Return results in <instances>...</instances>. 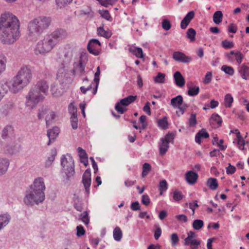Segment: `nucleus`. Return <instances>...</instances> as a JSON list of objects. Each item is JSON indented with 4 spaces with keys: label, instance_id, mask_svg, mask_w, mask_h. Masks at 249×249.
I'll return each mask as SVG.
<instances>
[{
    "label": "nucleus",
    "instance_id": "22",
    "mask_svg": "<svg viewBox=\"0 0 249 249\" xmlns=\"http://www.w3.org/2000/svg\"><path fill=\"white\" fill-rule=\"evenodd\" d=\"M81 162L83 163L85 166H87L89 163L87 154L85 150L79 147L77 149Z\"/></svg>",
    "mask_w": 249,
    "mask_h": 249
},
{
    "label": "nucleus",
    "instance_id": "33",
    "mask_svg": "<svg viewBox=\"0 0 249 249\" xmlns=\"http://www.w3.org/2000/svg\"><path fill=\"white\" fill-rule=\"evenodd\" d=\"M223 14L221 11H216L213 15V21L216 24H219L222 21Z\"/></svg>",
    "mask_w": 249,
    "mask_h": 249
},
{
    "label": "nucleus",
    "instance_id": "55",
    "mask_svg": "<svg viewBox=\"0 0 249 249\" xmlns=\"http://www.w3.org/2000/svg\"><path fill=\"white\" fill-rule=\"evenodd\" d=\"M165 142H168L169 143L170 142H172L174 139V135L173 133H168L164 138H161Z\"/></svg>",
    "mask_w": 249,
    "mask_h": 249
},
{
    "label": "nucleus",
    "instance_id": "19",
    "mask_svg": "<svg viewBox=\"0 0 249 249\" xmlns=\"http://www.w3.org/2000/svg\"><path fill=\"white\" fill-rule=\"evenodd\" d=\"M9 161L7 159H0V176L5 174L9 166Z\"/></svg>",
    "mask_w": 249,
    "mask_h": 249
},
{
    "label": "nucleus",
    "instance_id": "20",
    "mask_svg": "<svg viewBox=\"0 0 249 249\" xmlns=\"http://www.w3.org/2000/svg\"><path fill=\"white\" fill-rule=\"evenodd\" d=\"M238 71L242 78L245 80L249 79V67L245 64H242L238 69Z\"/></svg>",
    "mask_w": 249,
    "mask_h": 249
},
{
    "label": "nucleus",
    "instance_id": "13",
    "mask_svg": "<svg viewBox=\"0 0 249 249\" xmlns=\"http://www.w3.org/2000/svg\"><path fill=\"white\" fill-rule=\"evenodd\" d=\"M60 132L59 128L58 127H54L52 129L47 131V136L49 138V141L48 145L51 144V142H53L58 136Z\"/></svg>",
    "mask_w": 249,
    "mask_h": 249
},
{
    "label": "nucleus",
    "instance_id": "23",
    "mask_svg": "<svg viewBox=\"0 0 249 249\" xmlns=\"http://www.w3.org/2000/svg\"><path fill=\"white\" fill-rule=\"evenodd\" d=\"M10 219L11 216L7 213L0 215V230L9 223Z\"/></svg>",
    "mask_w": 249,
    "mask_h": 249
},
{
    "label": "nucleus",
    "instance_id": "7",
    "mask_svg": "<svg viewBox=\"0 0 249 249\" xmlns=\"http://www.w3.org/2000/svg\"><path fill=\"white\" fill-rule=\"evenodd\" d=\"M62 172L66 175V179L70 180L75 174L74 160L70 155H63L61 159Z\"/></svg>",
    "mask_w": 249,
    "mask_h": 249
},
{
    "label": "nucleus",
    "instance_id": "53",
    "mask_svg": "<svg viewBox=\"0 0 249 249\" xmlns=\"http://www.w3.org/2000/svg\"><path fill=\"white\" fill-rule=\"evenodd\" d=\"M99 13L103 18L106 19L107 20H110L111 17L108 10H99Z\"/></svg>",
    "mask_w": 249,
    "mask_h": 249
},
{
    "label": "nucleus",
    "instance_id": "11",
    "mask_svg": "<svg viewBox=\"0 0 249 249\" xmlns=\"http://www.w3.org/2000/svg\"><path fill=\"white\" fill-rule=\"evenodd\" d=\"M173 59L178 62L182 63H189L192 60L191 57L186 55L184 53L177 51L175 52L173 54Z\"/></svg>",
    "mask_w": 249,
    "mask_h": 249
},
{
    "label": "nucleus",
    "instance_id": "60",
    "mask_svg": "<svg viewBox=\"0 0 249 249\" xmlns=\"http://www.w3.org/2000/svg\"><path fill=\"white\" fill-rule=\"evenodd\" d=\"M130 208L133 211H138L141 210V206L138 201L132 202L130 205Z\"/></svg>",
    "mask_w": 249,
    "mask_h": 249
},
{
    "label": "nucleus",
    "instance_id": "29",
    "mask_svg": "<svg viewBox=\"0 0 249 249\" xmlns=\"http://www.w3.org/2000/svg\"><path fill=\"white\" fill-rule=\"evenodd\" d=\"M13 131V128L11 126L8 125L5 127L2 132V138L6 139L12 135Z\"/></svg>",
    "mask_w": 249,
    "mask_h": 249
},
{
    "label": "nucleus",
    "instance_id": "24",
    "mask_svg": "<svg viewBox=\"0 0 249 249\" xmlns=\"http://www.w3.org/2000/svg\"><path fill=\"white\" fill-rule=\"evenodd\" d=\"M85 65H84L81 61H80L78 64L73 70L74 75L78 74L79 76L82 75L85 72Z\"/></svg>",
    "mask_w": 249,
    "mask_h": 249
},
{
    "label": "nucleus",
    "instance_id": "61",
    "mask_svg": "<svg viewBox=\"0 0 249 249\" xmlns=\"http://www.w3.org/2000/svg\"><path fill=\"white\" fill-rule=\"evenodd\" d=\"M146 117L145 115H142L140 118V122L142 124V128L145 129L147 126L146 122Z\"/></svg>",
    "mask_w": 249,
    "mask_h": 249
},
{
    "label": "nucleus",
    "instance_id": "9",
    "mask_svg": "<svg viewBox=\"0 0 249 249\" xmlns=\"http://www.w3.org/2000/svg\"><path fill=\"white\" fill-rule=\"evenodd\" d=\"M101 46V44L98 39H91L88 44L87 49L90 53L97 56L100 53Z\"/></svg>",
    "mask_w": 249,
    "mask_h": 249
},
{
    "label": "nucleus",
    "instance_id": "36",
    "mask_svg": "<svg viewBox=\"0 0 249 249\" xmlns=\"http://www.w3.org/2000/svg\"><path fill=\"white\" fill-rule=\"evenodd\" d=\"M97 33L99 36L106 38H109L111 36L110 32L105 31L102 27H99L97 28Z\"/></svg>",
    "mask_w": 249,
    "mask_h": 249
},
{
    "label": "nucleus",
    "instance_id": "32",
    "mask_svg": "<svg viewBox=\"0 0 249 249\" xmlns=\"http://www.w3.org/2000/svg\"><path fill=\"white\" fill-rule=\"evenodd\" d=\"M7 59L3 54H0V75L5 71L6 69V65Z\"/></svg>",
    "mask_w": 249,
    "mask_h": 249
},
{
    "label": "nucleus",
    "instance_id": "4",
    "mask_svg": "<svg viewBox=\"0 0 249 249\" xmlns=\"http://www.w3.org/2000/svg\"><path fill=\"white\" fill-rule=\"evenodd\" d=\"M49 85L43 80L37 82L36 84L31 88L26 96L25 105L31 109L34 108L39 103L42 102L48 95Z\"/></svg>",
    "mask_w": 249,
    "mask_h": 249
},
{
    "label": "nucleus",
    "instance_id": "62",
    "mask_svg": "<svg viewBox=\"0 0 249 249\" xmlns=\"http://www.w3.org/2000/svg\"><path fill=\"white\" fill-rule=\"evenodd\" d=\"M142 202L144 205L148 206L150 202L149 196L146 194L142 195Z\"/></svg>",
    "mask_w": 249,
    "mask_h": 249
},
{
    "label": "nucleus",
    "instance_id": "26",
    "mask_svg": "<svg viewBox=\"0 0 249 249\" xmlns=\"http://www.w3.org/2000/svg\"><path fill=\"white\" fill-rule=\"evenodd\" d=\"M209 137V134L205 130L201 129L198 133H196L195 136V141L196 143L200 144L201 142V139L208 138Z\"/></svg>",
    "mask_w": 249,
    "mask_h": 249
},
{
    "label": "nucleus",
    "instance_id": "31",
    "mask_svg": "<svg viewBox=\"0 0 249 249\" xmlns=\"http://www.w3.org/2000/svg\"><path fill=\"white\" fill-rule=\"evenodd\" d=\"M130 52L132 53L136 57L142 58L144 57L142 50L141 48L134 47L129 49Z\"/></svg>",
    "mask_w": 249,
    "mask_h": 249
},
{
    "label": "nucleus",
    "instance_id": "6",
    "mask_svg": "<svg viewBox=\"0 0 249 249\" xmlns=\"http://www.w3.org/2000/svg\"><path fill=\"white\" fill-rule=\"evenodd\" d=\"M32 78L30 68L27 66H22L13 78L11 91L13 93H18L30 83Z\"/></svg>",
    "mask_w": 249,
    "mask_h": 249
},
{
    "label": "nucleus",
    "instance_id": "10",
    "mask_svg": "<svg viewBox=\"0 0 249 249\" xmlns=\"http://www.w3.org/2000/svg\"><path fill=\"white\" fill-rule=\"evenodd\" d=\"M83 185L85 189V192L87 196L90 193V187L91 185V172L89 169H87L84 173L82 176V181Z\"/></svg>",
    "mask_w": 249,
    "mask_h": 249
},
{
    "label": "nucleus",
    "instance_id": "15",
    "mask_svg": "<svg viewBox=\"0 0 249 249\" xmlns=\"http://www.w3.org/2000/svg\"><path fill=\"white\" fill-rule=\"evenodd\" d=\"M11 91V87H10L8 82L6 81L0 82V101L4 97V96L8 92V91Z\"/></svg>",
    "mask_w": 249,
    "mask_h": 249
},
{
    "label": "nucleus",
    "instance_id": "40",
    "mask_svg": "<svg viewBox=\"0 0 249 249\" xmlns=\"http://www.w3.org/2000/svg\"><path fill=\"white\" fill-rule=\"evenodd\" d=\"M204 225V222L202 220L196 219L193 221V227L195 230H199L201 229Z\"/></svg>",
    "mask_w": 249,
    "mask_h": 249
},
{
    "label": "nucleus",
    "instance_id": "41",
    "mask_svg": "<svg viewBox=\"0 0 249 249\" xmlns=\"http://www.w3.org/2000/svg\"><path fill=\"white\" fill-rule=\"evenodd\" d=\"M56 155V151H53L52 152V155L48 158V159L46 160L45 163V166L46 167H49L51 165L55 159Z\"/></svg>",
    "mask_w": 249,
    "mask_h": 249
},
{
    "label": "nucleus",
    "instance_id": "39",
    "mask_svg": "<svg viewBox=\"0 0 249 249\" xmlns=\"http://www.w3.org/2000/svg\"><path fill=\"white\" fill-rule=\"evenodd\" d=\"M233 101V97L230 94H227L225 96L224 102L225 106L226 107H230Z\"/></svg>",
    "mask_w": 249,
    "mask_h": 249
},
{
    "label": "nucleus",
    "instance_id": "43",
    "mask_svg": "<svg viewBox=\"0 0 249 249\" xmlns=\"http://www.w3.org/2000/svg\"><path fill=\"white\" fill-rule=\"evenodd\" d=\"M73 0H55L57 6L60 8L66 6Z\"/></svg>",
    "mask_w": 249,
    "mask_h": 249
},
{
    "label": "nucleus",
    "instance_id": "17",
    "mask_svg": "<svg viewBox=\"0 0 249 249\" xmlns=\"http://www.w3.org/2000/svg\"><path fill=\"white\" fill-rule=\"evenodd\" d=\"M198 177L197 174L192 171L187 172L185 175L186 181L189 184L195 183L198 178Z\"/></svg>",
    "mask_w": 249,
    "mask_h": 249
},
{
    "label": "nucleus",
    "instance_id": "21",
    "mask_svg": "<svg viewBox=\"0 0 249 249\" xmlns=\"http://www.w3.org/2000/svg\"><path fill=\"white\" fill-rule=\"evenodd\" d=\"M169 147L168 142H165L161 138L159 143L160 154L161 156L164 155L167 151Z\"/></svg>",
    "mask_w": 249,
    "mask_h": 249
},
{
    "label": "nucleus",
    "instance_id": "58",
    "mask_svg": "<svg viewBox=\"0 0 249 249\" xmlns=\"http://www.w3.org/2000/svg\"><path fill=\"white\" fill-rule=\"evenodd\" d=\"M171 244L173 246H176L179 241L177 233H173L171 237Z\"/></svg>",
    "mask_w": 249,
    "mask_h": 249
},
{
    "label": "nucleus",
    "instance_id": "37",
    "mask_svg": "<svg viewBox=\"0 0 249 249\" xmlns=\"http://www.w3.org/2000/svg\"><path fill=\"white\" fill-rule=\"evenodd\" d=\"M167 119L166 117H164L158 121L159 126L161 127L162 129H166L168 128V123Z\"/></svg>",
    "mask_w": 249,
    "mask_h": 249
},
{
    "label": "nucleus",
    "instance_id": "57",
    "mask_svg": "<svg viewBox=\"0 0 249 249\" xmlns=\"http://www.w3.org/2000/svg\"><path fill=\"white\" fill-rule=\"evenodd\" d=\"M244 57V55L240 52H237L235 53V59L239 64L242 63Z\"/></svg>",
    "mask_w": 249,
    "mask_h": 249
},
{
    "label": "nucleus",
    "instance_id": "8",
    "mask_svg": "<svg viewBox=\"0 0 249 249\" xmlns=\"http://www.w3.org/2000/svg\"><path fill=\"white\" fill-rule=\"evenodd\" d=\"M137 98V96L129 95L127 97L123 98L118 102L115 105V109L120 114H123L125 112L127 109L121 106H127L131 103L134 102Z\"/></svg>",
    "mask_w": 249,
    "mask_h": 249
},
{
    "label": "nucleus",
    "instance_id": "25",
    "mask_svg": "<svg viewBox=\"0 0 249 249\" xmlns=\"http://www.w3.org/2000/svg\"><path fill=\"white\" fill-rule=\"evenodd\" d=\"M183 103V97L179 95L171 100L170 105L174 108H178Z\"/></svg>",
    "mask_w": 249,
    "mask_h": 249
},
{
    "label": "nucleus",
    "instance_id": "50",
    "mask_svg": "<svg viewBox=\"0 0 249 249\" xmlns=\"http://www.w3.org/2000/svg\"><path fill=\"white\" fill-rule=\"evenodd\" d=\"M222 47L225 49H231L234 47V44L232 42H231L227 39L222 41L221 43Z\"/></svg>",
    "mask_w": 249,
    "mask_h": 249
},
{
    "label": "nucleus",
    "instance_id": "48",
    "mask_svg": "<svg viewBox=\"0 0 249 249\" xmlns=\"http://www.w3.org/2000/svg\"><path fill=\"white\" fill-rule=\"evenodd\" d=\"M64 56L65 58V60H64L66 62H69L71 60L72 57V51L70 50H65L64 52Z\"/></svg>",
    "mask_w": 249,
    "mask_h": 249
},
{
    "label": "nucleus",
    "instance_id": "35",
    "mask_svg": "<svg viewBox=\"0 0 249 249\" xmlns=\"http://www.w3.org/2000/svg\"><path fill=\"white\" fill-rule=\"evenodd\" d=\"M122 231L119 227L115 228L113 231V237L117 241H120L122 238Z\"/></svg>",
    "mask_w": 249,
    "mask_h": 249
},
{
    "label": "nucleus",
    "instance_id": "49",
    "mask_svg": "<svg viewBox=\"0 0 249 249\" xmlns=\"http://www.w3.org/2000/svg\"><path fill=\"white\" fill-rule=\"evenodd\" d=\"M197 124L196 114L192 113L189 119V125L191 127H194Z\"/></svg>",
    "mask_w": 249,
    "mask_h": 249
},
{
    "label": "nucleus",
    "instance_id": "3",
    "mask_svg": "<svg viewBox=\"0 0 249 249\" xmlns=\"http://www.w3.org/2000/svg\"><path fill=\"white\" fill-rule=\"evenodd\" d=\"M45 189L43 178L41 177L36 178L30 186V190L25 192L23 199L24 203L27 206H32L42 203L45 199Z\"/></svg>",
    "mask_w": 249,
    "mask_h": 249
},
{
    "label": "nucleus",
    "instance_id": "45",
    "mask_svg": "<svg viewBox=\"0 0 249 249\" xmlns=\"http://www.w3.org/2000/svg\"><path fill=\"white\" fill-rule=\"evenodd\" d=\"M188 107V105L186 103H183L181 105H180L179 107H178V111H177L178 116H180V115H183Z\"/></svg>",
    "mask_w": 249,
    "mask_h": 249
},
{
    "label": "nucleus",
    "instance_id": "64",
    "mask_svg": "<svg viewBox=\"0 0 249 249\" xmlns=\"http://www.w3.org/2000/svg\"><path fill=\"white\" fill-rule=\"evenodd\" d=\"M235 167L232 166L230 163L229 164V166L226 168V172L228 174H232L235 172Z\"/></svg>",
    "mask_w": 249,
    "mask_h": 249
},
{
    "label": "nucleus",
    "instance_id": "34",
    "mask_svg": "<svg viewBox=\"0 0 249 249\" xmlns=\"http://www.w3.org/2000/svg\"><path fill=\"white\" fill-rule=\"evenodd\" d=\"M196 237V233L193 231H190L187 233V237L185 238L184 245L185 246H188L189 243H191L192 241L195 240L194 239Z\"/></svg>",
    "mask_w": 249,
    "mask_h": 249
},
{
    "label": "nucleus",
    "instance_id": "2",
    "mask_svg": "<svg viewBox=\"0 0 249 249\" xmlns=\"http://www.w3.org/2000/svg\"><path fill=\"white\" fill-rule=\"evenodd\" d=\"M67 36L66 31L62 29H57L50 34L46 35L36 44L34 50L35 54L44 55L50 52L60 40Z\"/></svg>",
    "mask_w": 249,
    "mask_h": 249
},
{
    "label": "nucleus",
    "instance_id": "54",
    "mask_svg": "<svg viewBox=\"0 0 249 249\" xmlns=\"http://www.w3.org/2000/svg\"><path fill=\"white\" fill-rule=\"evenodd\" d=\"M68 110L71 115L77 114V108L73 103H71L68 107Z\"/></svg>",
    "mask_w": 249,
    "mask_h": 249
},
{
    "label": "nucleus",
    "instance_id": "18",
    "mask_svg": "<svg viewBox=\"0 0 249 249\" xmlns=\"http://www.w3.org/2000/svg\"><path fill=\"white\" fill-rule=\"evenodd\" d=\"M174 78L177 86L179 87H182L184 86L185 79L179 71H177L174 73Z\"/></svg>",
    "mask_w": 249,
    "mask_h": 249
},
{
    "label": "nucleus",
    "instance_id": "28",
    "mask_svg": "<svg viewBox=\"0 0 249 249\" xmlns=\"http://www.w3.org/2000/svg\"><path fill=\"white\" fill-rule=\"evenodd\" d=\"M206 184L212 190H215L218 186L217 180L215 178H209L207 181Z\"/></svg>",
    "mask_w": 249,
    "mask_h": 249
},
{
    "label": "nucleus",
    "instance_id": "1",
    "mask_svg": "<svg viewBox=\"0 0 249 249\" xmlns=\"http://www.w3.org/2000/svg\"><path fill=\"white\" fill-rule=\"evenodd\" d=\"M20 24L18 18L11 13L0 17V39L5 44L13 43L19 36Z\"/></svg>",
    "mask_w": 249,
    "mask_h": 249
},
{
    "label": "nucleus",
    "instance_id": "30",
    "mask_svg": "<svg viewBox=\"0 0 249 249\" xmlns=\"http://www.w3.org/2000/svg\"><path fill=\"white\" fill-rule=\"evenodd\" d=\"M100 67H98L97 68V71L94 74V81L95 83V87L94 89L93 90L92 93L93 94H95L97 91V88L98 87V85L99 83V80H100Z\"/></svg>",
    "mask_w": 249,
    "mask_h": 249
},
{
    "label": "nucleus",
    "instance_id": "16",
    "mask_svg": "<svg viewBox=\"0 0 249 249\" xmlns=\"http://www.w3.org/2000/svg\"><path fill=\"white\" fill-rule=\"evenodd\" d=\"M187 87L188 89L187 93L190 96H195L197 95L199 92V87L196 86H194L192 82L187 83Z\"/></svg>",
    "mask_w": 249,
    "mask_h": 249
},
{
    "label": "nucleus",
    "instance_id": "56",
    "mask_svg": "<svg viewBox=\"0 0 249 249\" xmlns=\"http://www.w3.org/2000/svg\"><path fill=\"white\" fill-rule=\"evenodd\" d=\"M200 241L198 240H194L191 243H189L188 246L191 247V249H198V246L200 245Z\"/></svg>",
    "mask_w": 249,
    "mask_h": 249
},
{
    "label": "nucleus",
    "instance_id": "27",
    "mask_svg": "<svg viewBox=\"0 0 249 249\" xmlns=\"http://www.w3.org/2000/svg\"><path fill=\"white\" fill-rule=\"evenodd\" d=\"M222 122V120L220 116L217 114L214 113L212 114L210 119V123L211 125L214 124V123H216L217 124V127L221 126Z\"/></svg>",
    "mask_w": 249,
    "mask_h": 249
},
{
    "label": "nucleus",
    "instance_id": "46",
    "mask_svg": "<svg viewBox=\"0 0 249 249\" xmlns=\"http://www.w3.org/2000/svg\"><path fill=\"white\" fill-rule=\"evenodd\" d=\"M221 70L226 74H228L230 75H232L234 72V70L231 67L228 66L227 65L222 66L221 67Z\"/></svg>",
    "mask_w": 249,
    "mask_h": 249
},
{
    "label": "nucleus",
    "instance_id": "5",
    "mask_svg": "<svg viewBox=\"0 0 249 249\" xmlns=\"http://www.w3.org/2000/svg\"><path fill=\"white\" fill-rule=\"evenodd\" d=\"M52 20L51 17L39 16L30 21L28 24V36L31 40H36L48 30Z\"/></svg>",
    "mask_w": 249,
    "mask_h": 249
},
{
    "label": "nucleus",
    "instance_id": "44",
    "mask_svg": "<svg viewBox=\"0 0 249 249\" xmlns=\"http://www.w3.org/2000/svg\"><path fill=\"white\" fill-rule=\"evenodd\" d=\"M187 37L190 39L191 42L195 41L196 35V31L193 28H189L186 33Z\"/></svg>",
    "mask_w": 249,
    "mask_h": 249
},
{
    "label": "nucleus",
    "instance_id": "51",
    "mask_svg": "<svg viewBox=\"0 0 249 249\" xmlns=\"http://www.w3.org/2000/svg\"><path fill=\"white\" fill-rule=\"evenodd\" d=\"M57 116V114L55 112L52 111L49 115H48L46 118V123L48 125L50 121L53 120Z\"/></svg>",
    "mask_w": 249,
    "mask_h": 249
},
{
    "label": "nucleus",
    "instance_id": "63",
    "mask_svg": "<svg viewBox=\"0 0 249 249\" xmlns=\"http://www.w3.org/2000/svg\"><path fill=\"white\" fill-rule=\"evenodd\" d=\"M176 218L178 220L183 222H187L188 221L187 217L184 214H178L176 216Z\"/></svg>",
    "mask_w": 249,
    "mask_h": 249
},
{
    "label": "nucleus",
    "instance_id": "14",
    "mask_svg": "<svg viewBox=\"0 0 249 249\" xmlns=\"http://www.w3.org/2000/svg\"><path fill=\"white\" fill-rule=\"evenodd\" d=\"M195 17V12L193 11H190L188 12L183 19L182 20L180 23V27L182 29H185L186 28L187 26L191 20Z\"/></svg>",
    "mask_w": 249,
    "mask_h": 249
},
{
    "label": "nucleus",
    "instance_id": "59",
    "mask_svg": "<svg viewBox=\"0 0 249 249\" xmlns=\"http://www.w3.org/2000/svg\"><path fill=\"white\" fill-rule=\"evenodd\" d=\"M77 233L76 235L77 236L80 237L85 234V231L84 228L81 226H77L76 227Z\"/></svg>",
    "mask_w": 249,
    "mask_h": 249
},
{
    "label": "nucleus",
    "instance_id": "12",
    "mask_svg": "<svg viewBox=\"0 0 249 249\" xmlns=\"http://www.w3.org/2000/svg\"><path fill=\"white\" fill-rule=\"evenodd\" d=\"M62 69H60L57 75V79L62 84H67L71 83L72 79L70 76V74L68 73L66 71L64 72H61Z\"/></svg>",
    "mask_w": 249,
    "mask_h": 249
},
{
    "label": "nucleus",
    "instance_id": "52",
    "mask_svg": "<svg viewBox=\"0 0 249 249\" xmlns=\"http://www.w3.org/2000/svg\"><path fill=\"white\" fill-rule=\"evenodd\" d=\"M161 25L162 28L165 31L170 30L171 27V24L167 19H163Z\"/></svg>",
    "mask_w": 249,
    "mask_h": 249
},
{
    "label": "nucleus",
    "instance_id": "38",
    "mask_svg": "<svg viewBox=\"0 0 249 249\" xmlns=\"http://www.w3.org/2000/svg\"><path fill=\"white\" fill-rule=\"evenodd\" d=\"M168 188V184L167 181L163 179L161 180L159 183V189L160 191V195H162L163 192L166 191Z\"/></svg>",
    "mask_w": 249,
    "mask_h": 249
},
{
    "label": "nucleus",
    "instance_id": "42",
    "mask_svg": "<svg viewBox=\"0 0 249 249\" xmlns=\"http://www.w3.org/2000/svg\"><path fill=\"white\" fill-rule=\"evenodd\" d=\"M165 74L163 73L159 72L154 78V81L157 83H164L165 81Z\"/></svg>",
    "mask_w": 249,
    "mask_h": 249
},
{
    "label": "nucleus",
    "instance_id": "47",
    "mask_svg": "<svg viewBox=\"0 0 249 249\" xmlns=\"http://www.w3.org/2000/svg\"><path fill=\"white\" fill-rule=\"evenodd\" d=\"M173 199L176 201H178L181 200L184 197L182 193L178 190H175L173 192Z\"/></svg>",
    "mask_w": 249,
    "mask_h": 249
}]
</instances>
